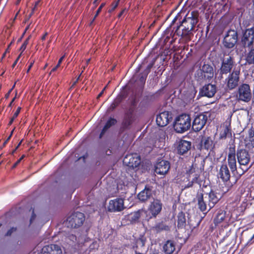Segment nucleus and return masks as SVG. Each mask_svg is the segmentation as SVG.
<instances>
[{"mask_svg":"<svg viewBox=\"0 0 254 254\" xmlns=\"http://www.w3.org/2000/svg\"><path fill=\"white\" fill-rule=\"evenodd\" d=\"M196 199L197 202L198 208L199 209L203 212L206 213L208 209V205L206 204V201L207 200V196H204L202 193H197L196 195Z\"/></svg>","mask_w":254,"mask_h":254,"instance_id":"20","label":"nucleus"},{"mask_svg":"<svg viewBox=\"0 0 254 254\" xmlns=\"http://www.w3.org/2000/svg\"><path fill=\"white\" fill-rule=\"evenodd\" d=\"M228 162L232 172L236 171L237 170L236 157L228 158Z\"/></svg>","mask_w":254,"mask_h":254,"instance_id":"33","label":"nucleus"},{"mask_svg":"<svg viewBox=\"0 0 254 254\" xmlns=\"http://www.w3.org/2000/svg\"><path fill=\"white\" fill-rule=\"evenodd\" d=\"M236 157L235 145L234 144H229L228 148V158Z\"/></svg>","mask_w":254,"mask_h":254,"instance_id":"35","label":"nucleus"},{"mask_svg":"<svg viewBox=\"0 0 254 254\" xmlns=\"http://www.w3.org/2000/svg\"><path fill=\"white\" fill-rule=\"evenodd\" d=\"M252 97V93L250 86L248 84L243 83L238 86L236 91V98L239 102H249Z\"/></svg>","mask_w":254,"mask_h":254,"instance_id":"3","label":"nucleus"},{"mask_svg":"<svg viewBox=\"0 0 254 254\" xmlns=\"http://www.w3.org/2000/svg\"><path fill=\"white\" fill-rule=\"evenodd\" d=\"M97 245L96 243L93 242L89 247L90 249H93L95 248V247H97Z\"/></svg>","mask_w":254,"mask_h":254,"instance_id":"50","label":"nucleus"},{"mask_svg":"<svg viewBox=\"0 0 254 254\" xmlns=\"http://www.w3.org/2000/svg\"><path fill=\"white\" fill-rule=\"evenodd\" d=\"M245 141L246 146L249 149L254 148V129L251 128L248 132V135L246 137Z\"/></svg>","mask_w":254,"mask_h":254,"instance_id":"26","label":"nucleus"},{"mask_svg":"<svg viewBox=\"0 0 254 254\" xmlns=\"http://www.w3.org/2000/svg\"><path fill=\"white\" fill-rule=\"evenodd\" d=\"M170 168V163L166 160H161L158 162L155 166V172L159 175H165Z\"/></svg>","mask_w":254,"mask_h":254,"instance_id":"18","label":"nucleus"},{"mask_svg":"<svg viewBox=\"0 0 254 254\" xmlns=\"http://www.w3.org/2000/svg\"><path fill=\"white\" fill-rule=\"evenodd\" d=\"M193 178L192 179V182H194L195 184H199V175L198 174H195L193 176Z\"/></svg>","mask_w":254,"mask_h":254,"instance_id":"41","label":"nucleus"},{"mask_svg":"<svg viewBox=\"0 0 254 254\" xmlns=\"http://www.w3.org/2000/svg\"><path fill=\"white\" fill-rule=\"evenodd\" d=\"M20 162V161L18 159L13 165V168L16 167V166Z\"/></svg>","mask_w":254,"mask_h":254,"instance_id":"56","label":"nucleus"},{"mask_svg":"<svg viewBox=\"0 0 254 254\" xmlns=\"http://www.w3.org/2000/svg\"><path fill=\"white\" fill-rule=\"evenodd\" d=\"M218 177L223 182H227L229 180L230 173L227 165L223 164L221 166L218 174Z\"/></svg>","mask_w":254,"mask_h":254,"instance_id":"24","label":"nucleus"},{"mask_svg":"<svg viewBox=\"0 0 254 254\" xmlns=\"http://www.w3.org/2000/svg\"><path fill=\"white\" fill-rule=\"evenodd\" d=\"M16 231V228L12 227L10 229H9L6 233V236H10L12 233L14 231Z\"/></svg>","mask_w":254,"mask_h":254,"instance_id":"47","label":"nucleus"},{"mask_svg":"<svg viewBox=\"0 0 254 254\" xmlns=\"http://www.w3.org/2000/svg\"><path fill=\"white\" fill-rule=\"evenodd\" d=\"M64 57H65V55L63 56L59 59L58 63H57V64L56 65V66L55 67H54L52 69V70L51 71V72L49 73V75H51L52 72L55 71L60 66V65H61L63 59H64Z\"/></svg>","mask_w":254,"mask_h":254,"instance_id":"39","label":"nucleus"},{"mask_svg":"<svg viewBox=\"0 0 254 254\" xmlns=\"http://www.w3.org/2000/svg\"><path fill=\"white\" fill-rule=\"evenodd\" d=\"M154 229L157 232H159L162 231H168L169 230L168 226L163 222H161L157 224L155 226Z\"/></svg>","mask_w":254,"mask_h":254,"instance_id":"34","label":"nucleus"},{"mask_svg":"<svg viewBox=\"0 0 254 254\" xmlns=\"http://www.w3.org/2000/svg\"><path fill=\"white\" fill-rule=\"evenodd\" d=\"M139 243H141L142 246H143L144 245V242L142 239H139L137 240V243L138 244Z\"/></svg>","mask_w":254,"mask_h":254,"instance_id":"51","label":"nucleus"},{"mask_svg":"<svg viewBox=\"0 0 254 254\" xmlns=\"http://www.w3.org/2000/svg\"><path fill=\"white\" fill-rule=\"evenodd\" d=\"M39 2V1H37V2H36L35 5V7L33 8V10L35 8L36 6H37L38 5Z\"/></svg>","mask_w":254,"mask_h":254,"instance_id":"64","label":"nucleus"},{"mask_svg":"<svg viewBox=\"0 0 254 254\" xmlns=\"http://www.w3.org/2000/svg\"><path fill=\"white\" fill-rule=\"evenodd\" d=\"M124 11H125V10H122L120 12V13L119 14V17H121L122 15V14L124 13Z\"/></svg>","mask_w":254,"mask_h":254,"instance_id":"60","label":"nucleus"},{"mask_svg":"<svg viewBox=\"0 0 254 254\" xmlns=\"http://www.w3.org/2000/svg\"><path fill=\"white\" fill-rule=\"evenodd\" d=\"M198 12L195 11L186 15L181 23V26L184 27L182 29L183 35H188L193 29L194 26L198 22Z\"/></svg>","mask_w":254,"mask_h":254,"instance_id":"1","label":"nucleus"},{"mask_svg":"<svg viewBox=\"0 0 254 254\" xmlns=\"http://www.w3.org/2000/svg\"><path fill=\"white\" fill-rule=\"evenodd\" d=\"M136 116L133 109H128L127 111L124 121V125L126 127H129L135 120Z\"/></svg>","mask_w":254,"mask_h":254,"instance_id":"21","label":"nucleus"},{"mask_svg":"<svg viewBox=\"0 0 254 254\" xmlns=\"http://www.w3.org/2000/svg\"><path fill=\"white\" fill-rule=\"evenodd\" d=\"M224 133L225 134V136L231 135V130L228 127H226L225 128Z\"/></svg>","mask_w":254,"mask_h":254,"instance_id":"44","label":"nucleus"},{"mask_svg":"<svg viewBox=\"0 0 254 254\" xmlns=\"http://www.w3.org/2000/svg\"><path fill=\"white\" fill-rule=\"evenodd\" d=\"M147 75L148 74H146V72L144 71V74L140 76V81L141 83H143L145 82Z\"/></svg>","mask_w":254,"mask_h":254,"instance_id":"45","label":"nucleus"},{"mask_svg":"<svg viewBox=\"0 0 254 254\" xmlns=\"http://www.w3.org/2000/svg\"><path fill=\"white\" fill-rule=\"evenodd\" d=\"M28 39H29V38L27 40H25V41L23 43V44L21 46L20 50L21 51V53L25 50V49L26 48V46L28 43Z\"/></svg>","mask_w":254,"mask_h":254,"instance_id":"42","label":"nucleus"},{"mask_svg":"<svg viewBox=\"0 0 254 254\" xmlns=\"http://www.w3.org/2000/svg\"><path fill=\"white\" fill-rule=\"evenodd\" d=\"M238 41V33L234 30H228L225 34L223 39L224 46L227 48H232L234 47Z\"/></svg>","mask_w":254,"mask_h":254,"instance_id":"10","label":"nucleus"},{"mask_svg":"<svg viewBox=\"0 0 254 254\" xmlns=\"http://www.w3.org/2000/svg\"><path fill=\"white\" fill-rule=\"evenodd\" d=\"M104 6V4H102L98 8L97 11H96V14L95 15L93 20H92L91 21V23H92L94 20L95 19V18H96V17L98 16V15L99 14V13L100 12L103 6Z\"/></svg>","mask_w":254,"mask_h":254,"instance_id":"43","label":"nucleus"},{"mask_svg":"<svg viewBox=\"0 0 254 254\" xmlns=\"http://www.w3.org/2000/svg\"><path fill=\"white\" fill-rule=\"evenodd\" d=\"M234 64L233 58L230 56H227L224 58L222 60L221 66L220 69V74H227L228 73H231Z\"/></svg>","mask_w":254,"mask_h":254,"instance_id":"11","label":"nucleus"},{"mask_svg":"<svg viewBox=\"0 0 254 254\" xmlns=\"http://www.w3.org/2000/svg\"><path fill=\"white\" fill-rule=\"evenodd\" d=\"M175 250V245L172 241H167L163 246V250L165 254H172Z\"/></svg>","mask_w":254,"mask_h":254,"instance_id":"28","label":"nucleus"},{"mask_svg":"<svg viewBox=\"0 0 254 254\" xmlns=\"http://www.w3.org/2000/svg\"><path fill=\"white\" fill-rule=\"evenodd\" d=\"M35 217L36 215L34 213V210H33L32 214L30 219V223H32V221L35 219Z\"/></svg>","mask_w":254,"mask_h":254,"instance_id":"49","label":"nucleus"},{"mask_svg":"<svg viewBox=\"0 0 254 254\" xmlns=\"http://www.w3.org/2000/svg\"><path fill=\"white\" fill-rule=\"evenodd\" d=\"M191 120L189 115L183 114L178 116L174 123L175 130L178 133H184L191 127Z\"/></svg>","mask_w":254,"mask_h":254,"instance_id":"2","label":"nucleus"},{"mask_svg":"<svg viewBox=\"0 0 254 254\" xmlns=\"http://www.w3.org/2000/svg\"><path fill=\"white\" fill-rule=\"evenodd\" d=\"M15 97L13 98V99L12 100L11 102L10 103L9 105V106H11V105H12V103H13V102L15 100Z\"/></svg>","mask_w":254,"mask_h":254,"instance_id":"61","label":"nucleus"},{"mask_svg":"<svg viewBox=\"0 0 254 254\" xmlns=\"http://www.w3.org/2000/svg\"><path fill=\"white\" fill-rule=\"evenodd\" d=\"M123 99V96L121 95H120L117 97V98L114 100L113 102L112 103L110 106V109L114 110L122 101Z\"/></svg>","mask_w":254,"mask_h":254,"instance_id":"36","label":"nucleus"},{"mask_svg":"<svg viewBox=\"0 0 254 254\" xmlns=\"http://www.w3.org/2000/svg\"><path fill=\"white\" fill-rule=\"evenodd\" d=\"M48 33H46L42 37V40H44L46 39V36H47Z\"/></svg>","mask_w":254,"mask_h":254,"instance_id":"57","label":"nucleus"},{"mask_svg":"<svg viewBox=\"0 0 254 254\" xmlns=\"http://www.w3.org/2000/svg\"><path fill=\"white\" fill-rule=\"evenodd\" d=\"M209 115V113L205 112L195 116L192 124V127L195 131H199L202 129L206 123Z\"/></svg>","mask_w":254,"mask_h":254,"instance_id":"8","label":"nucleus"},{"mask_svg":"<svg viewBox=\"0 0 254 254\" xmlns=\"http://www.w3.org/2000/svg\"><path fill=\"white\" fill-rule=\"evenodd\" d=\"M214 147L213 141L210 137H203L201 140V147L207 150H211Z\"/></svg>","mask_w":254,"mask_h":254,"instance_id":"25","label":"nucleus"},{"mask_svg":"<svg viewBox=\"0 0 254 254\" xmlns=\"http://www.w3.org/2000/svg\"><path fill=\"white\" fill-rule=\"evenodd\" d=\"M172 119V115L168 111H164L160 113L156 117V123L160 127L167 126Z\"/></svg>","mask_w":254,"mask_h":254,"instance_id":"15","label":"nucleus"},{"mask_svg":"<svg viewBox=\"0 0 254 254\" xmlns=\"http://www.w3.org/2000/svg\"><path fill=\"white\" fill-rule=\"evenodd\" d=\"M123 163L130 168H136L140 164V158L137 154L127 155L123 159Z\"/></svg>","mask_w":254,"mask_h":254,"instance_id":"12","label":"nucleus"},{"mask_svg":"<svg viewBox=\"0 0 254 254\" xmlns=\"http://www.w3.org/2000/svg\"><path fill=\"white\" fill-rule=\"evenodd\" d=\"M117 121L116 120L114 119H110L106 123L105 126L104 127L100 135V137H101L102 135L104 134V133L106 131V130L110 128L112 126L115 125Z\"/></svg>","mask_w":254,"mask_h":254,"instance_id":"30","label":"nucleus"},{"mask_svg":"<svg viewBox=\"0 0 254 254\" xmlns=\"http://www.w3.org/2000/svg\"><path fill=\"white\" fill-rule=\"evenodd\" d=\"M162 204L159 200H154L149 205L148 209L145 210V220L156 218L162 210Z\"/></svg>","mask_w":254,"mask_h":254,"instance_id":"5","label":"nucleus"},{"mask_svg":"<svg viewBox=\"0 0 254 254\" xmlns=\"http://www.w3.org/2000/svg\"><path fill=\"white\" fill-rule=\"evenodd\" d=\"M85 220L83 213L79 212H76L69 216L66 222L68 227L77 228L80 226Z\"/></svg>","mask_w":254,"mask_h":254,"instance_id":"6","label":"nucleus"},{"mask_svg":"<svg viewBox=\"0 0 254 254\" xmlns=\"http://www.w3.org/2000/svg\"><path fill=\"white\" fill-rule=\"evenodd\" d=\"M254 40V28L246 29L243 33L241 42L245 47H249L253 43Z\"/></svg>","mask_w":254,"mask_h":254,"instance_id":"13","label":"nucleus"},{"mask_svg":"<svg viewBox=\"0 0 254 254\" xmlns=\"http://www.w3.org/2000/svg\"><path fill=\"white\" fill-rule=\"evenodd\" d=\"M186 217L185 214L181 212L178 214V227L182 228L185 227L186 225Z\"/></svg>","mask_w":254,"mask_h":254,"instance_id":"29","label":"nucleus"},{"mask_svg":"<svg viewBox=\"0 0 254 254\" xmlns=\"http://www.w3.org/2000/svg\"><path fill=\"white\" fill-rule=\"evenodd\" d=\"M124 199L117 198L109 201L108 210L110 212H119L124 209Z\"/></svg>","mask_w":254,"mask_h":254,"instance_id":"14","label":"nucleus"},{"mask_svg":"<svg viewBox=\"0 0 254 254\" xmlns=\"http://www.w3.org/2000/svg\"><path fill=\"white\" fill-rule=\"evenodd\" d=\"M21 110V108L20 107H18L16 112L14 113L13 117L11 118L9 123H8V125H11L13 122L14 121V119L18 116V114H19L20 113V111Z\"/></svg>","mask_w":254,"mask_h":254,"instance_id":"38","label":"nucleus"},{"mask_svg":"<svg viewBox=\"0 0 254 254\" xmlns=\"http://www.w3.org/2000/svg\"><path fill=\"white\" fill-rule=\"evenodd\" d=\"M240 69L234 68L232 72L230 73L227 78L225 79L226 87L229 90L235 89L238 85L240 80Z\"/></svg>","mask_w":254,"mask_h":254,"instance_id":"7","label":"nucleus"},{"mask_svg":"<svg viewBox=\"0 0 254 254\" xmlns=\"http://www.w3.org/2000/svg\"><path fill=\"white\" fill-rule=\"evenodd\" d=\"M41 254H62V250L59 245L51 244L42 248Z\"/></svg>","mask_w":254,"mask_h":254,"instance_id":"17","label":"nucleus"},{"mask_svg":"<svg viewBox=\"0 0 254 254\" xmlns=\"http://www.w3.org/2000/svg\"><path fill=\"white\" fill-rule=\"evenodd\" d=\"M246 61L249 64H254V48L247 54Z\"/></svg>","mask_w":254,"mask_h":254,"instance_id":"32","label":"nucleus"},{"mask_svg":"<svg viewBox=\"0 0 254 254\" xmlns=\"http://www.w3.org/2000/svg\"><path fill=\"white\" fill-rule=\"evenodd\" d=\"M25 157L24 155H23L19 159V160L21 161Z\"/></svg>","mask_w":254,"mask_h":254,"instance_id":"62","label":"nucleus"},{"mask_svg":"<svg viewBox=\"0 0 254 254\" xmlns=\"http://www.w3.org/2000/svg\"><path fill=\"white\" fill-rule=\"evenodd\" d=\"M33 64V63H31L29 65L28 68L27 69V72L29 71V70H30V68H31V67L32 66Z\"/></svg>","mask_w":254,"mask_h":254,"instance_id":"58","label":"nucleus"},{"mask_svg":"<svg viewBox=\"0 0 254 254\" xmlns=\"http://www.w3.org/2000/svg\"><path fill=\"white\" fill-rule=\"evenodd\" d=\"M21 142H22V140L18 143V144L17 145V146L16 147V149H17L18 148V147L20 145Z\"/></svg>","mask_w":254,"mask_h":254,"instance_id":"63","label":"nucleus"},{"mask_svg":"<svg viewBox=\"0 0 254 254\" xmlns=\"http://www.w3.org/2000/svg\"><path fill=\"white\" fill-rule=\"evenodd\" d=\"M155 60H154L152 63H150L147 66L146 69L145 70V72H146V74H148L149 72H150V69L153 66L154 63H155Z\"/></svg>","mask_w":254,"mask_h":254,"instance_id":"40","label":"nucleus"},{"mask_svg":"<svg viewBox=\"0 0 254 254\" xmlns=\"http://www.w3.org/2000/svg\"><path fill=\"white\" fill-rule=\"evenodd\" d=\"M12 88H11V89L9 90V91H8V92L5 94V98H6V99L8 98V97H9V95H10V93H11V92L12 91Z\"/></svg>","mask_w":254,"mask_h":254,"instance_id":"52","label":"nucleus"},{"mask_svg":"<svg viewBox=\"0 0 254 254\" xmlns=\"http://www.w3.org/2000/svg\"><path fill=\"white\" fill-rule=\"evenodd\" d=\"M191 148V142L185 140H181L179 142V144L177 147L178 153L180 154L183 155L190 149Z\"/></svg>","mask_w":254,"mask_h":254,"instance_id":"23","label":"nucleus"},{"mask_svg":"<svg viewBox=\"0 0 254 254\" xmlns=\"http://www.w3.org/2000/svg\"><path fill=\"white\" fill-rule=\"evenodd\" d=\"M152 190L149 187L146 186L143 190L137 195L138 198L141 201L144 202L152 197Z\"/></svg>","mask_w":254,"mask_h":254,"instance_id":"22","label":"nucleus"},{"mask_svg":"<svg viewBox=\"0 0 254 254\" xmlns=\"http://www.w3.org/2000/svg\"><path fill=\"white\" fill-rule=\"evenodd\" d=\"M238 162L242 169L244 171H247L253 164L254 162L248 167L251 161V156L249 152L244 149H239L237 151Z\"/></svg>","mask_w":254,"mask_h":254,"instance_id":"4","label":"nucleus"},{"mask_svg":"<svg viewBox=\"0 0 254 254\" xmlns=\"http://www.w3.org/2000/svg\"><path fill=\"white\" fill-rule=\"evenodd\" d=\"M83 72V71L82 70L81 73L80 74V75L78 76V77L77 78L76 80H75V81L73 83V85H75L78 81V80L79 79V78H80V76H81L82 73Z\"/></svg>","mask_w":254,"mask_h":254,"instance_id":"55","label":"nucleus"},{"mask_svg":"<svg viewBox=\"0 0 254 254\" xmlns=\"http://www.w3.org/2000/svg\"><path fill=\"white\" fill-rule=\"evenodd\" d=\"M106 87H105L104 89L102 90V91L99 93V94L98 95V98H100L103 94L104 90H105Z\"/></svg>","mask_w":254,"mask_h":254,"instance_id":"53","label":"nucleus"},{"mask_svg":"<svg viewBox=\"0 0 254 254\" xmlns=\"http://www.w3.org/2000/svg\"><path fill=\"white\" fill-rule=\"evenodd\" d=\"M213 76V68L211 65L208 64H204L195 73V76H197L199 79H211Z\"/></svg>","mask_w":254,"mask_h":254,"instance_id":"9","label":"nucleus"},{"mask_svg":"<svg viewBox=\"0 0 254 254\" xmlns=\"http://www.w3.org/2000/svg\"><path fill=\"white\" fill-rule=\"evenodd\" d=\"M216 92V87L215 85L208 84L203 86L199 91V94L202 96L208 98L213 97Z\"/></svg>","mask_w":254,"mask_h":254,"instance_id":"16","label":"nucleus"},{"mask_svg":"<svg viewBox=\"0 0 254 254\" xmlns=\"http://www.w3.org/2000/svg\"><path fill=\"white\" fill-rule=\"evenodd\" d=\"M17 62H18V59H16L15 60V61L14 62V63L13 64H12V67H14L15 66V65L16 64Z\"/></svg>","mask_w":254,"mask_h":254,"instance_id":"59","label":"nucleus"},{"mask_svg":"<svg viewBox=\"0 0 254 254\" xmlns=\"http://www.w3.org/2000/svg\"><path fill=\"white\" fill-rule=\"evenodd\" d=\"M207 196V200L208 201V210H210L220 199L221 194L214 191H211L209 193H206V196Z\"/></svg>","mask_w":254,"mask_h":254,"instance_id":"19","label":"nucleus"},{"mask_svg":"<svg viewBox=\"0 0 254 254\" xmlns=\"http://www.w3.org/2000/svg\"><path fill=\"white\" fill-rule=\"evenodd\" d=\"M13 130L14 129H13L11 132V133L10 134V135L8 136V137L6 139V140L4 141V142L3 143V145H5V144L7 142V141L10 139L11 136H12V133L13 132Z\"/></svg>","mask_w":254,"mask_h":254,"instance_id":"48","label":"nucleus"},{"mask_svg":"<svg viewBox=\"0 0 254 254\" xmlns=\"http://www.w3.org/2000/svg\"><path fill=\"white\" fill-rule=\"evenodd\" d=\"M68 239L74 242L76 240V237L73 234H71L68 236Z\"/></svg>","mask_w":254,"mask_h":254,"instance_id":"46","label":"nucleus"},{"mask_svg":"<svg viewBox=\"0 0 254 254\" xmlns=\"http://www.w3.org/2000/svg\"><path fill=\"white\" fill-rule=\"evenodd\" d=\"M193 184H195V183L194 182H192V181H191V182H190L188 183V184L187 185V187L189 188V187H192Z\"/></svg>","mask_w":254,"mask_h":254,"instance_id":"54","label":"nucleus"},{"mask_svg":"<svg viewBox=\"0 0 254 254\" xmlns=\"http://www.w3.org/2000/svg\"><path fill=\"white\" fill-rule=\"evenodd\" d=\"M143 212H145V210L141 209L131 213L129 216L130 220L131 222H135L140 217L145 220V213Z\"/></svg>","mask_w":254,"mask_h":254,"instance_id":"27","label":"nucleus"},{"mask_svg":"<svg viewBox=\"0 0 254 254\" xmlns=\"http://www.w3.org/2000/svg\"><path fill=\"white\" fill-rule=\"evenodd\" d=\"M225 217V212L223 211H219L217 214L216 216L214 219V223L215 224H218L222 222Z\"/></svg>","mask_w":254,"mask_h":254,"instance_id":"31","label":"nucleus"},{"mask_svg":"<svg viewBox=\"0 0 254 254\" xmlns=\"http://www.w3.org/2000/svg\"><path fill=\"white\" fill-rule=\"evenodd\" d=\"M130 107L129 109H133L134 112L135 111V107L138 103V100L136 99L135 97H132L130 98Z\"/></svg>","mask_w":254,"mask_h":254,"instance_id":"37","label":"nucleus"}]
</instances>
